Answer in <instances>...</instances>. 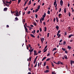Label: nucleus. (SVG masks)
<instances>
[{
    "instance_id": "nucleus-1",
    "label": "nucleus",
    "mask_w": 74,
    "mask_h": 74,
    "mask_svg": "<svg viewBox=\"0 0 74 74\" xmlns=\"http://www.w3.org/2000/svg\"><path fill=\"white\" fill-rule=\"evenodd\" d=\"M45 16H46V13H44V15H42V18H41V20L42 21H43V20L44 21V18H45Z\"/></svg>"
},
{
    "instance_id": "nucleus-2",
    "label": "nucleus",
    "mask_w": 74,
    "mask_h": 74,
    "mask_svg": "<svg viewBox=\"0 0 74 74\" xmlns=\"http://www.w3.org/2000/svg\"><path fill=\"white\" fill-rule=\"evenodd\" d=\"M24 27L25 32H26L27 33H28V32L27 31V28H26V26L25 25H24Z\"/></svg>"
},
{
    "instance_id": "nucleus-3",
    "label": "nucleus",
    "mask_w": 74,
    "mask_h": 74,
    "mask_svg": "<svg viewBox=\"0 0 74 74\" xmlns=\"http://www.w3.org/2000/svg\"><path fill=\"white\" fill-rule=\"evenodd\" d=\"M63 1L62 0H61L60 1V4L61 6H62L63 5Z\"/></svg>"
},
{
    "instance_id": "nucleus-4",
    "label": "nucleus",
    "mask_w": 74,
    "mask_h": 74,
    "mask_svg": "<svg viewBox=\"0 0 74 74\" xmlns=\"http://www.w3.org/2000/svg\"><path fill=\"white\" fill-rule=\"evenodd\" d=\"M34 55H38V53H37V51H36L35 50H34Z\"/></svg>"
},
{
    "instance_id": "nucleus-5",
    "label": "nucleus",
    "mask_w": 74,
    "mask_h": 74,
    "mask_svg": "<svg viewBox=\"0 0 74 74\" xmlns=\"http://www.w3.org/2000/svg\"><path fill=\"white\" fill-rule=\"evenodd\" d=\"M16 16H19V12H16Z\"/></svg>"
},
{
    "instance_id": "nucleus-6",
    "label": "nucleus",
    "mask_w": 74,
    "mask_h": 74,
    "mask_svg": "<svg viewBox=\"0 0 74 74\" xmlns=\"http://www.w3.org/2000/svg\"><path fill=\"white\" fill-rule=\"evenodd\" d=\"M49 70H46V71H44V72L45 73H49Z\"/></svg>"
},
{
    "instance_id": "nucleus-7",
    "label": "nucleus",
    "mask_w": 74,
    "mask_h": 74,
    "mask_svg": "<svg viewBox=\"0 0 74 74\" xmlns=\"http://www.w3.org/2000/svg\"><path fill=\"white\" fill-rule=\"evenodd\" d=\"M8 9V8H4L3 9L4 11H7V10Z\"/></svg>"
},
{
    "instance_id": "nucleus-8",
    "label": "nucleus",
    "mask_w": 74,
    "mask_h": 74,
    "mask_svg": "<svg viewBox=\"0 0 74 74\" xmlns=\"http://www.w3.org/2000/svg\"><path fill=\"white\" fill-rule=\"evenodd\" d=\"M55 1L54 2V5H56V0H55Z\"/></svg>"
},
{
    "instance_id": "nucleus-9",
    "label": "nucleus",
    "mask_w": 74,
    "mask_h": 74,
    "mask_svg": "<svg viewBox=\"0 0 74 74\" xmlns=\"http://www.w3.org/2000/svg\"><path fill=\"white\" fill-rule=\"evenodd\" d=\"M34 50V49H32L29 50V52H33V51Z\"/></svg>"
},
{
    "instance_id": "nucleus-10",
    "label": "nucleus",
    "mask_w": 74,
    "mask_h": 74,
    "mask_svg": "<svg viewBox=\"0 0 74 74\" xmlns=\"http://www.w3.org/2000/svg\"><path fill=\"white\" fill-rule=\"evenodd\" d=\"M64 56L65 59H67V56L66 55H64Z\"/></svg>"
},
{
    "instance_id": "nucleus-11",
    "label": "nucleus",
    "mask_w": 74,
    "mask_h": 74,
    "mask_svg": "<svg viewBox=\"0 0 74 74\" xmlns=\"http://www.w3.org/2000/svg\"><path fill=\"white\" fill-rule=\"evenodd\" d=\"M44 38H41V41H42V43H43V41H44Z\"/></svg>"
},
{
    "instance_id": "nucleus-12",
    "label": "nucleus",
    "mask_w": 74,
    "mask_h": 74,
    "mask_svg": "<svg viewBox=\"0 0 74 74\" xmlns=\"http://www.w3.org/2000/svg\"><path fill=\"white\" fill-rule=\"evenodd\" d=\"M30 35L31 37H33V38H35V36L33 35L32 34H30Z\"/></svg>"
},
{
    "instance_id": "nucleus-13",
    "label": "nucleus",
    "mask_w": 74,
    "mask_h": 74,
    "mask_svg": "<svg viewBox=\"0 0 74 74\" xmlns=\"http://www.w3.org/2000/svg\"><path fill=\"white\" fill-rule=\"evenodd\" d=\"M64 13H66V8H65L64 10Z\"/></svg>"
},
{
    "instance_id": "nucleus-14",
    "label": "nucleus",
    "mask_w": 74,
    "mask_h": 74,
    "mask_svg": "<svg viewBox=\"0 0 74 74\" xmlns=\"http://www.w3.org/2000/svg\"><path fill=\"white\" fill-rule=\"evenodd\" d=\"M59 26H56V29L57 30H59Z\"/></svg>"
},
{
    "instance_id": "nucleus-15",
    "label": "nucleus",
    "mask_w": 74,
    "mask_h": 74,
    "mask_svg": "<svg viewBox=\"0 0 74 74\" xmlns=\"http://www.w3.org/2000/svg\"><path fill=\"white\" fill-rule=\"evenodd\" d=\"M32 4V2H31V0H30L29 2L28 5H30Z\"/></svg>"
},
{
    "instance_id": "nucleus-16",
    "label": "nucleus",
    "mask_w": 74,
    "mask_h": 74,
    "mask_svg": "<svg viewBox=\"0 0 74 74\" xmlns=\"http://www.w3.org/2000/svg\"><path fill=\"white\" fill-rule=\"evenodd\" d=\"M68 48L69 49H71V47H70L69 46H68Z\"/></svg>"
},
{
    "instance_id": "nucleus-17",
    "label": "nucleus",
    "mask_w": 74,
    "mask_h": 74,
    "mask_svg": "<svg viewBox=\"0 0 74 74\" xmlns=\"http://www.w3.org/2000/svg\"><path fill=\"white\" fill-rule=\"evenodd\" d=\"M46 57H44L42 60V61H43L44 60H45L46 59Z\"/></svg>"
},
{
    "instance_id": "nucleus-18",
    "label": "nucleus",
    "mask_w": 74,
    "mask_h": 74,
    "mask_svg": "<svg viewBox=\"0 0 74 74\" xmlns=\"http://www.w3.org/2000/svg\"><path fill=\"white\" fill-rule=\"evenodd\" d=\"M62 14H60L58 15V17L59 18H60V16L62 15Z\"/></svg>"
},
{
    "instance_id": "nucleus-19",
    "label": "nucleus",
    "mask_w": 74,
    "mask_h": 74,
    "mask_svg": "<svg viewBox=\"0 0 74 74\" xmlns=\"http://www.w3.org/2000/svg\"><path fill=\"white\" fill-rule=\"evenodd\" d=\"M74 36V35H72V34H71V35H69V38H71V36Z\"/></svg>"
},
{
    "instance_id": "nucleus-20",
    "label": "nucleus",
    "mask_w": 74,
    "mask_h": 74,
    "mask_svg": "<svg viewBox=\"0 0 74 74\" xmlns=\"http://www.w3.org/2000/svg\"><path fill=\"white\" fill-rule=\"evenodd\" d=\"M49 37V33H48L47 34V37L48 38Z\"/></svg>"
},
{
    "instance_id": "nucleus-21",
    "label": "nucleus",
    "mask_w": 74,
    "mask_h": 74,
    "mask_svg": "<svg viewBox=\"0 0 74 74\" xmlns=\"http://www.w3.org/2000/svg\"><path fill=\"white\" fill-rule=\"evenodd\" d=\"M11 2H12V1L11 0L10 2H8V3L11 4Z\"/></svg>"
},
{
    "instance_id": "nucleus-22",
    "label": "nucleus",
    "mask_w": 74,
    "mask_h": 74,
    "mask_svg": "<svg viewBox=\"0 0 74 74\" xmlns=\"http://www.w3.org/2000/svg\"><path fill=\"white\" fill-rule=\"evenodd\" d=\"M38 11V9H37L35 10V12H37V11Z\"/></svg>"
},
{
    "instance_id": "nucleus-23",
    "label": "nucleus",
    "mask_w": 74,
    "mask_h": 74,
    "mask_svg": "<svg viewBox=\"0 0 74 74\" xmlns=\"http://www.w3.org/2000/svg\"><path fill=\"white\" fill-rule=\"evenodd\" d=\"M45 28V31L47 32V27H44Z\"/></svg>"
},
{
    "instance_id": "nucleus-24",
    "label": "nucleus",
    "mask_w": 74,
    "mask_h": 74,
    "mask_svg": "<svg viewBox=\"0 0 74 74\" xmlns=\"http://www.w3.org/2000/svg\"><path fill=\"white\" fill-rule=\"evenodd\" d=\"M40 5H39L38 7V10H39V9H40Z\"/></svg>"
},
{
    "instance_id": "nucleus-25",
    "label": "nucleus",
    "mask_w": 74,
    "mask_h": 74,
    "mask_svg": "<svg viewBox=\"0 0 74 74\" xmlns=\"http://www.w3.org/2000/svg\"><path fill=\"white\" fill-rule=\"evenodd\" d=\"M46 65V62H45L44 63L43 66H45Z\"/></svg>"
},
{
    "instance_id": "nucleus-26",
    "label": "nucleus",
    "mask_w": 74,
    "mask_h": 74,
    "mask_svg": "<svg viewBox=\"0 0 74 74\" xmlns=\"http://www.w3.org/2000/svg\"><path fill=\"white\" fill-rule=\"evenodd\" d=\"M21 0H18V4H19V3H20V2H21Z\"/></svg>"
},
{
    "instance_id": "nucleus-27",
    "label": "nucleus",
    "mask_w": 74,
    "mask_h": 74,
    "mask_svg": "<svg viewBox=\"0 0 74 74\" xmlns=\"http://www.w3.org/2000/svg\"><path fill=\"white\" fill-rule=\"evenodd\" d=\"M50 59H51V58H48L46 60V61H49V60H50Z\"/></svg>"
},
{
    "instance_id": "nucleus-28",
    "label": "nucleus",
    "mask_w": 74,
    "mask_h": 74,
    "mask_svg": "<svg viewBox=\"0 0 74 74\" xmlns=\"http://www.w3.org/2000/svg\"><path fill=\"white\" fill-rule=\"evenodd\" d=\"M15 19L16 20V21H18L19 20V19H18V18H17V17H16L15 18Z\"/></svg>"
},
{
    "instance_id": "nucleus-29",
    "label": "nucleus",
    "mask_w": 74,
    "mask_h": 74,
    "mask_svg": "<svg viewBox=\"0 0 74 74\" xmlns=\"http://www.w3.org/2000/svg\"><path fill=\"white\" fill-rule=\"evenodd\" d=\"M27 3V1H25L23 5L24 7V6H25V5H26V4Z\"/></svg>"
},
{
    "instance_id": "nucleus-30",
    "label": "nucleus",
    "mask_w": 74,
    "mask_h": 74,
    "mask_svg": "<svg viewBox=\"0 0 74 74\" xmlns=\"http://www.w3.org/2000/svg\"><path fill=\"white\" fill-rule=\"evenodd\" d=\"M56 50V48H54L52 50V51H54Z\"/></svg>"
},
{
    "instance_id": "nucleus-31",
    "label": "nucleus",
    "mask_w": 74,
    "mask_h": 74,
    "mask_svg": "<svg viewBox=\"0 0 74 74\" xmlns=\"http://www.w3.org/2000/svg\"><path fill=\"white\" fill-rule=\"evenodd\" d=\"M60 62H58V63H56V64H60Z\"/></svg>"
},
{
    "instance_id": "nucleus-32",
    "label": "nucleus",
    "mask_w": 74,
    "mask_h": 74,
    "mask_svg": "<svg viewBox=\"0 0 74 74\" xmlns=\"http://www.w3.org/2000/svg\"><path fill=\"white\" fill-rule=\"evenodd\" d=\"M27 8H28V7H27L25 8H24V10L25 11H26L27 9Z\"/></svg>"
},
{
    "instance_id": "nucleus-33",
    "label": "nucleus",
    "mask_w": 74,
    "mask_h": 74,
    "mask_svg": "<svg viewBox=\"0 0 74 74\" xmlns=\"http://www.w3.org/2000/svg\"><path fill=\"white\" fill-rule=\"evenodd\" d=\"M47 14H50V11H49V10H48Z\"/></svg>"
},
{
    "instance_id": "nucleus-34",
    "label": "nucleus",
    "mask_w": 74,
    "mask_h": 74,
    "mask_svg": "<svg viewBox=\"0 0 74 74\" xmlns=\"http://www.w3.org/2000/svg\"><path fill=\"white\" fill-rule=\"evenodd\" d=\"M68 15H69V16H70V15H71V14H70V12H69Z\"/></svg>"
},
{
    "instance_id": "nucleus-35",
    "label": "nucleus",
    "mask_w": 74,
    "mask_h": 74,
    "mask_svg": "<svg viewBox=\"0 0 74 74\" xmlns=\"http://www.w3.org/2000/svg\"><path fill=\"white\" fill-rule=\"evenodd\" d=\"M62 50H63L64 51H66V49H65L64 48H62Z\"/></svg>"
},
{
    "instance_id": "nucleus-36",
    "label": "nucleus",
    "mask_w": 74,
    "mask_h": 74,
    "mask_svg": "<svg viewBox=\"0 0 74 74\" xmlns=\"http://www.w3.org/2000/svg\"><path fill=\"white\" fill-rule=\"evenodd\" d=\"M60 36H61V35H60V34H59L58 36V38H59V37H60Z\"/></svg>"
},
{
    "instance_id": "nucleus-37",
    "label": "nucleus",
    "mask_w": 74,
    "mask_h": 74,
    "mask_svg": "<svg viewBox=\"0 0 74 74\" xmlns=\"http://www.w3.org/2000/svg\"><path fill=\"white\" fill-rule=\"evenodd\" d=\"M39 30L40 32H42V29H41V28H40Z\"/></svg>"
},
{
    "instance_id": "nucleus-38",
    "label": "nucleus",
    "mask_w": 74,
    "mask_h": 74,
    "mask_svg": "<svg viewBox=\"0 0 74 74\" xmlns=\"http://www.w3.org/2000/svg\"><path fill=\"white\" fill-rule=\"evenodd\" d=\"M66 41H64L63 43V44L64 45H65V44H66Z\"/></svg>"
},
{
    "instance_id": "nucleus-39",
    "label": "nucleus",
    "mask_w": 74,
    "mask_h": 74,
    "mask_svg": "<svg viewBox=\"0 0 74 74\" xmlns=\"http://www.w3.org/2000/svg\"><path fill=\"white\" fill-rule=\"evenodd\" d=\"M35 17L36 18H37V17H38V15L37 14H35Z\"/></svg>"
},
{
    "instance_id": "nucleus-40",
    "label": "nucleus",
    "mask_w": 74,
    "mask_h": 74,
    "mask_svg": "<svg viewBox=\"0 0 74 74\" xmlns=\"http://www.w3.org/2000/svg\"><path fill=\"white\" fill-rule=\"evenodd\" d=\"M68 29L69 31H70V30H71V28L69 27L68 28Z\"/></svg>"
},
{
    "instance_id": "nucleus-41",
    "label": "nucleus",
    "mask_w": 74,
    "mask_h": 74,
    "mask_svg": "<svg viewBox=\"0 0 74 74\" xmlns=\"http://www.w3.org/2000/svg\"><path fill=\"white\" fill-rule=\"evenodd\" d=\"M34 26H36L37 25V24L35 23H34Z\"/></svg>"
},
{
    "instance_id": "nucleus-42",
    "label": "nucleus",
    "mask_w": 74,
    "mask_h": 74,
    "mask_svg": "<svg viewBox=\"0 0 74 74\" xmlns=\"http://www.w3.org/2000/svg\"><path fill=\"white\" fill-rule=\"evenodd\" d=\"M61 10H62L61 9V8H60V10L59 11V12H60L61 11Z\"/></svg>"
},
{
    "instance_id": "nucleus-43",
    "label": "nucleus",
    "mask_w": 74,
    "mask_h": 74,
    "mask_svg": "<svg viewBox=\"0 0 74 74\" xmlns=\"http://www.w3.org/2000/svg\"><path fill=\"white\" fill-rule=\"evenodd\" d=\"M23 22L24 23H25V19H23Z\"/></svg>"
},
{
    "instance_id": "nucleus-44",
    "label": "nucleus",
    "mask_w": 74,
    "mask_h": 74,
    "mask_svg": "<svg viewBox=\"0 0 74 74\" xmlns=\"http://www.w3.org/2000/svg\"><path fill=\"white\" fill-rule=\"evenodd\" d=\"M30 11H29L28 12H27L28 14H30Z\"/></svg>"
},
{
    "instance_id": "nucleus-45",
    "label": "nucleus",
    "mask_w": 74,
    "mask_h": 74,
    "mask_svg": "<svg viewBox=\"0 0 74 74\" xmlns=\"http://www.w3.org/2000/svg\"><path fill=\"white\" fill-rule=\"evenodd\" d=\"M56 21L57 22H58V18L57 17H56Z\"/></svg>"
},
{
    "instance_id": "nucleus-46",
    "label": "nucleus",
    "mask_w": 74,
    "mask_h": 74,
    "mask_svg": "<svg viewBox=\"0 0 74 74\" xmlns=\"http://www.w3.org/2000/svg\"><path fill=\"white\" fill-rule=\"evenodd\" d=\"M37 58H38V56H37L36 58L34 60H37Z\"/></svg>"
},
{
    "instance_id": "nucleus-47",
    "label": "nucleus",
    "mask_w": 74,
    "mask_h": 74,
    "mask_svg": "<svg viewBox=\"0 0 74 74\" xmlns=\"http://www.w3.org/2000/svg\"><path fill=\"white\" fill-rule=\"evenodd\" d=\"M27 49L28 50L29 49V46L27 45Z\"/></svg>"
},
{
    "instance_id": "nucleus-48",
    "label": "nucleus",
    "mask_w": 74,
    "mask_h": 74,
    "mask_svg": "<svg viewBox=\"0 0 74 74\" xmlns=\"http://www.w3.org/2000/svg\"><path fill=\"white\" fill-rule=\"evenodd\" d=\"M47 48V45L45 47V49H44V50H45V49H46V48Z\"/></svg>"
},
{
    "instance_id": "nucleus-49",
    "label": "nucleus",
    "mask_w": 74,
    "mask_h": 74,
    "mask_svg": "<svg viewBox=\"0 0 74 74\" xmlns=\"http://www.w3.org/2000/svg\"><path fill=\"white\" fill-rule=\"evenodd\" d=\"M56 21V18H54V20H53L54 22H55Z\"/></svg>"
},
{
    "instance_id": "nucleus-50",
    "label": "nucleus",
    "mask_w": 74,
    "mask_h": 74,
    "mask_svg": "<svg viewBox=\"0 0 74 74\" xmlns=\"http://www.w3.org/2000/svg\"><path fill=\"white\" fill-rule=\"evenodd\" d=\"M74 62V61H71V64H73V62Z\"/></svg>"
},
{
    "instance_id": "nucleus-51",
    "label": "nucleus",
    "mask_w": 74,
    "mask_h": 74,
    "mask_svg": "<svg viewBox=\"0 0 74 74\" xmlns=\"http://www.w3.org/2000/svg\"><path fill=\"white\" fill-rule=\"evenodd\" d=\"M46 68L47 69H49V67L48 66H46Z\"/></svg>"
},
{
    "instance_id": "nucleus-52",
    "label": "nucleus",
    "mask_w": 74,
    "mask_h": 74,
    "mask_svg": "<svg viewBox=\"0 0 74 74\" xmlns=\"http://www.w3.org/2000/svg\"><path fill=\"white\" fill-rule=\"evenodd\" d=\"M41 52V50H40L38 52V53H40Z\"/></svg>"
},
{
    "instance_id": "nucleus-53",
    "label": "nucleus",
    "mask_w": 74,
    "mask_h": 74,
    "mask_svg": "<svg viewBox=\"0 0 74 74\" xmlns=\"http://www.w3.org/2000/svg\"><path fill=\"white\" fill-rule=\"evenodd\" d=\"M49 55H50V53H49L47 54V56H49Z\"/></svg>"
},
{
    "instance_id": "nucleus-54",
    "label": "nucleus",
    "mask_w": 74,
    "mask_h": 74,
    "mask_svg": "<svg viewBox=\"0 0 74 74\" xmlns=\"http://www.w3.org/2000/svg\"><path fill=\"white\" fill-rule=\"evenodd\" d=\"M51 64H52V66H53V67L54 66V65H53V63L52 62Z\"/></svg>"
},
{
    "instance_id": "nucleus-55",
    "label": "nucleus",
    "mask_w": 74,
    "mask_h": 74,
    "mask_svg": "<svg viewBox=\"0 0 74 74\" xmlns=\"http://www.w3.org/2000/svg\"><path fill=\"white\" fill-rule=\"evenodd\" d=\"M68 7H70V3H69L68 4Z\"/></svg>"
},
{
    "instance_id": "nucleus-56",
    "label": "nucleus",
    "mask_w": 74,
    "mask_h": 74,
    "mask_svg": "<svg viewBox=\"0 0 74 74\" xmlns=\"http://www.w3.org/2000/svg\"><path fill=\"white\" fill-rule=\"evenodd\" d=\"M36 62V60H34V64H35V63Z\"/></svg>"
},
{
    "instance_id": "nucleus-57",
    "label": "nucleus",
    "mask_w": 74,
    "mask_h": 74,
    "mask_svg": "<svg viewBox=\"0 0 74 74\" xmlns=\"http://www.w3.org/2000/svg\"><path fill=\"white\" fill-rule=\"evenodd\" d=\"M32 59V58L31 57H29V61H31V59Z\"/></svg>"
},
{
    "instance_id": "nucleus-58",
    "label": "nucleus",
    "mask_w": 74,
    "mask_h": 74,
    "mask_svg": "<svg viewBox=\"0 0 74 74\" xmlns=\"http://www.w3.org/2000/svg\"><path fill=\"white\" fill-rule=\"evenodd\" d=\"M66 69H67V70H68V66H67V65L66 66Z\"/></svg>"
},
{
    "instance_id": "nucleus-59",
    "label": "nucleus",
    "mask_w": 74,
    "mask_h": 74,
    "mask_svg": "<svg viewBox=\"0 0 74 74\" xmlns=\"http://www.w3.org/2000/svg\"><path fill=\"white\" fill-rule=\"evenodd\" d=\"M25 14V12H24L23 13V16Z\"/></svg>"
},
{
    "instance_id": "nucleus-60",
    "label": "nucleus",
    "mask_w": 74,
    "mask_h": 74,
    "mask_svg": "<svg viewBox=\"0 0 74 74\" xmlns=\"http://www.w3.org/2000/svg\"><path fill=\"white\" fill-rule=\"evenodd\" d=\"M21 11H19V15H21Z\"/></svg>"
},
{
    "instance_id": "nucleus-61",
    "label": "nucleus",
    "mask_w": 74,
    "mask_h": 74,
    "mask_svg": "<svg viewBox=\"0 0 74 74\" xmlns=\"http://www.w3.org/2000/svg\"><path fill=\"white\" fill-rule=\"evenodd\" d=\"M63 41L62 40V39H61L59 41V42H62V41Z\"/></svg>"
},
{
    "instance_id": "nucleus-62",
    "label": "nucleus",
    "mask_w": 74,
    "mask_h": 74,
    "mask_svg": "<svg viewBox=\"0 0 74 74\" xmlns=\"http://www.w3.org/2000/svg\"><path fill=\"white\" fill-rule=\"evenodd\" d=\"M65 53H68V52H67V51H65Z\"/></svg>"
},
{
    "instance_id": "nucleus-63",
    "label": "nucleus",
    "mask_w": 74,
    "mask_h": 74,
    "mask_svg": "<svg viewBox=\"0 0 74 74\" xmlns=\"http://www.w3.org/2000/svg\"><path fill=\"white\" fill-rule=\"evenodd\" d=\"M43 24L44 25H46V24H45V22H43Z\"/></svg>"
},
{
    "instance_id": "nucleus-64",
    "label": "nucleus",
    "mask_w": 74,
    "mask_h": 74,
    "mask_svg": "<svg viewBox=\"0 0 74 74\" xmlns=\"http://www.w3.org/2000/svg\"><path fill=\"white\" fill-rule=\"evenodd\" d=\"M28 46L29 47H31V45H30L29 44H28Z\"/></svg>"
}]
</instances>
